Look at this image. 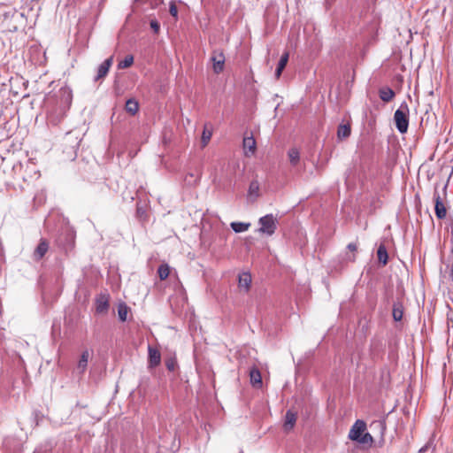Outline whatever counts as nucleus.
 Here are the masks:
<instances>
[{"label":"nucleus","mask_w":453,"mask_h":453,"mask_svg":"<svg viewBox=\"0 0 453 453\" xmlns=\"http://www.w3.org/2000/svg\"><path fill=\"white\" fill-rule=\"evenodd\" d=\"M296 412L293 411L292 410H288L286 412L284 422V429L286 431H290L293 429L296 422Z\"/></svg>","instance_id":"obj_13"},{"label":"nucleus","mask_w":453,"mask_h":453,"mask_svg":"<svg viewBox=\"0 0 453 453\" xmlns=\"http://www.w3.org/2000/svg\"><path fill=\"white\" fill-rule=\"evenodd\" d=\"M148 363L150 368L157 367L161 362V354L158 349L149 345L148 347Z\"/></svg>","instance_id":"obj_8"},{"label":"nucleus","mask_w":453,"mask_h":453,"mask_svg":"<svg viewBox=\"0 0 453 453\" xmlns=\"http://www.w3.org/2000/svg\"><path fill=\"white\" fill-rule=\"evenodd\" d=\"M276 219L273 214H267L259 219L260 228L259 232L266 234L267 235H273L277 228Z\"/></svg>","instance_id":"obj_3"},{"label":"nucleus","mask_w":453,"mask_h":453,"mask_svg":"<svg viewBox=\"0 0 453 453\" xmlns=\"http://www.w3.org/2000/svg\"><path fill=\"white\" fill-rule=\"evenodd\" d=\"M211 135H212L211 129H209L207 125H204L203 134H202V138H201V142H202L203 147H205L208 144V142H210V140L211 138Z\"/></svg>","instance_id":"obj_24"},{"label":"nucleus","mask_w":453,"mask_h":453,"mask_svg":"<svg viewBox=\"0 0 453 453\" xmlns=\"http://www.w3.org/2000/svg\"><path fill=\"white\" fill-rule=\"evenodd\" d=\"M211 60L213 64V71L215 73H219L224 69L225 56L222 51H213Z\"/></svg>","instance_id":"obj_6"},{"label":"nucleus","mask_w":453,"mask_h":453,"mask_svg":"<svg viewBox=\"0 0 453 453\" xmlns=\"http://www.w3.org/2000/svg\"><path fill=\"white\" fill-rule=\"evenodd\" d=\"M109 309V300L106 296H100L96 300V311L99 314L106 313Z\"/></svg>","instance_id":"obj_11"},{"label":"nucleus","mask_w":453,"mask_h":453,"mask_svg":"<svg viewBox=\"0 0 453 453\" xmlns=\"http://www.w3.org/2000/svg\"><path fill=\"white\" fill-rule=\"evenodd\" d=\"M90 357L89 351L88 349L84 350L81 353V358L78 362L77 369L81 373H83L87 368L88 358Z\"/></svg>","instance_id":"obj_17"},{"label":"nucleus","mask_w":453,"mask_h":453,"mask_svg":"<svg viewBox=\"0 0 453 453\" xmlns=\"http://www.w3.org/2000/svg\"><path fill=\"white\" fill-rule=\"evenodd\" d=\"M288 156L292 165H296L300 159V153L297 149L292 148L288 150Z\"/></svg>","instance_id":"obj_21"},{"label":"nucleus","mask_w":453,"mask_h":453,"mask_svg":"<svg viewBox=\"0 0 453 453\" xmlns=\"http://www.w3.org/2000/svg\"><path fill=\"white\" fill-rule=\"evenodd\" d=\"M392 315L395 321L402 320L403 315V307L402 303H394Z\"/></svg>","instance_id":"obj_19"},{"label":"nucleus","mask_w":453,"mask_h":453,"mask_svg":"<svg viewBox=\"0 0 453 453\" xmlns=\"http://www.w3.org/2000/svg\"><path fill=\"white\" fill-rule=\"evenodd\" d=\"M283 70H284V68H280L279 66H277V68L275 70V76L277 79L280 78Z\"/></svg>","instance_id":"obj_36"},{"label":"nucleus","mask_w":453,"mask_h":453,"mask_svg":"<svg viewBox=\"0 0 453 453\" xmlns=\"http://www.w3.org/2000/svg\"><path fill=\"white\" fill-rule=\"evenodd\" d=\"M112 61L113 58L110 57L98 66L97 74L94 79L95 81H98L99 80L104 79L107 75L109 69L112 65Z\"/></svg>","instance_id":"obj_9"},{"label":"nucleus","mask_w":453,"mask_h":453,"mask_svg":"<svg viewBox=\"0 0 453 453\" xmlns=\"http://www.w3.org/2000/svg\"><path fill=\"white\" fill-rule=\"evenodd\" d=\"M158 277L161 280H165L170 274V267L167 264H162L157 269Z\"/></svg>","instance_id":"obj_23"},{"label":"nucleus","mask_w":453,"mask_h":453,"mask_svg":"<svg viewBox=\"0 0 453 453\" xmlns=\"http://www.w3.org/2000/svg\"><path fill=\"white\" fill-rule=\"evenodd\" d=\"M373 441L372 436L369 433H365L361 435L360 439H358L357 442L367 444L372 443Z\"/></svg>","instance_id":"obj_30"},{"label":"nucleus","mask_w":453,"mask_h":453,"mask_svg":"<svg viewBox=\"0 0 453 453\" xmlns=\"http://www.w3.org/2000/svg\"><path fill=\"white\" fill-rule=\"evenodd\" d=\"M73 101V92L68 87H62L46 99L47 122L58 125L66 116Z\"/></svg>","instance_id":"obj_1"},{"label":"nucleus","mask_w":453,"mask_h":453,"mask_svg":"<svg viewBox=\"0 0 453 453\" xmlns=\"http://www.w3.org/2000/svg\"><path fill=\"white\" fill-rule=\"evenodd\" d=\"M378 259L384 265L388 263V251L384 244H380L377 250Z\"/></svg>","instance_id":"obj_20"},{"label":"nucleus","mask_w":453,"mask_h":453,"mask_svg":"<svg viewBox=\"0 0 453 453\" xmlns=\"http://www.w3.org/2000/svg\"><path fill=\"white\" fill-rule=\"evenodd\" d=\"M134 63V57L132 55L127 56L123 60L118 64L119 69H125L131 66Z\"/></svg>","instance_id":"obj_27"},{"label":"nucleus","mask_w":453,"mask_h":453,"mask_svg":"<svg viewBox=\"0 0 453 453\" xmlns=\"http://www.w3.org/2000/svg\"><path fill=\"white\" fill-rule=\"evenodd\" d=\"M337 135L341 139L349 137L350 135V127L349 125H340L338 127Z\"/></svg>","instance_id":"obj_25"},{"label":"nucleus","mask_w":453,"mask_h":453,"mask_svg":"<svg viewBox=\"0 0 453 453\" xmlns=\"http://www.w3.org/2000/svg\"><path fill=\"white\" fill-rule=\"evenodd\" d=\"M163 4V0H135L134 8L141 9L142 12H147L149 10H154Z\"/></svg>","instance_id":"obj_4"},{"label":"nucleus","mask_w":453,"mask_h":453,"mask_svg":"<svg viewBox=\"0 0 453 453\" xmlns=\"http://www.w3.org/2000/svg\"><path fill=\"white\" fill-rule=\"evenodd\" d=\"M251 283V275L249 273H242L239 275V288L248 291Z\"/></svg>","instance_id":"obj_16"},{"label":"nucleus","mask_w":453,"mask_h":453,"mask_svg":"<svg viewBox=\"0 0 453 453\" xmlns=\"http://www.w3.org/2000/svg\"><path fill=\"white\" fill-rule=\"evenodd\" d=\"M230 226H231V228L235 233H242L249 229V227L250 226V224L243 223V222H232Z\"/></svg>","instance_id":"obj_22"},{"label":"nucleus","mask_w":453,"mask_h":453,"mask_svg":"<svg viewBox=\"0 0 453 453\" xmlns=\"http://www.w3.org/2000/svg\"><path fill=\"white\" fill-rule=\"evenodd\" d=\"M243 150L245 156L253 155L256 150V141L253 136H246L243 138Z\"/></svg>","instance_id":"obj_12"},{"label":"nucleus","mask_w":453,"mask_h":453,"mask_svg":"<svg viewBox=\"0 0 453 453\" xmlns=\"http://www.w3.org/2000/svg\"><path fill=\"white\" fill-rule=\"evenodd\" d=\"M125 110L131 115H135L139 110L138 102L134 98L128 99L126 102Z\"/></svg>","instance_id":"obj_18"},{"label":"nucleus","mask_w":453,"mask_h":453,"mask_svg":"<svg viewBox=\"0 0 453 453\" xmlns=\"http://www.w3.org/2000/svg\"><path fill=\"white\" fill-rule=\"evenodd\" d=\"M150 27L154 32V34H158L160 31V24L156 19H152L150 20Z\"/></svg>","instance_id":"obj_33"},{"label":"nucleus","mask_w":453,"mask_h":453,"mask_svg":"<svg viewBox=\"0 0 453 453\" xmlns=\"http://www.w3.org/2000/svg\"><path fill=\"white\" fill-rule=\"evenodd\" d=\"M49 250V242L45 239H41L39 244L35 248L33 258L35 261L41 260Z\"/></svg>","instance_id":"obj_10"},{"label":"nucleus","mask_w":453,"mask_h":453,"mask_svg":"<svg viewBox=\"0 0 453 453\" xmlns=\"http://www.w3.org/2000/svg\"><path fill=\"white\" fill-rule=\"evenodd\" d=\"M289 54L285 52L281 55L278 65L280 68H285L288 61Z\"/></svg>","instance_id":"obj_32"},{"label":"nucleus","mask_w":453,"mask_h":453,"mask_svg":"<svg viewBox=\"0 0 453 453\" xmlns=\"http://www.w3.org/2000/svg\"><path fill=\"white\" fill-rule=\"evenodd\" d=\"M366 428V424L360 419H357L354 425L352 426L349 433V438L351 441H357L358 439H360L361 435L365 432Z\"/></svg>","instance_id":"obj_5"},{"label":"nucleus","mask_w":453,"mask_h":453,"mask_svg":"<svg viewBox=\"0 0 453 453\" xmlns=\"http://www.w3.org/2000/svg\"><path fill=\"white\" fill-rule=\"evenodd\" d=\"M250 383L252 384V386L257 387V388H260L262 386V377H261L260 371L257 368L253 367L250 369Z\"/></svg>","instance_id":"obj_15"},{"label":"nucleus","mask_w":453,"mask_h":453,"mask_svg":"<svg viewBox=\"0 0 453 453\" xmlns=\"http://www.w3.org/2000/svg\"><path fill=\"white\" fill-rule=\"evenodd\" d=\"M128 307L125 303H120L118 307V315L119 319L124 322L127 320V313H128Z\"/></svg>","instance_id":"obj_26"},{"label":"nucleus","mask_w":453,"mask_h":453,"mask_svg":"<svg viewBox=\"0 0 453 453\" xmlns=\"http://www.w3.org/2000/svg\"><path fill=\"white\" fill-rule=\"evenodd\" d=\"M434 203H435V205H434L435 215L439 219H442L446 217V213H447L446 207L443 204L441 198L440 196V194L437 191L434 192Z\"/></svg>","instance_id":"obj_7"},{"label":"nucleus","mask_w":453,"mask_h":453,"mask_svg":"<svg viewBox=\"0 0 453 453\" xmlns=\"http://www.w3.org/2000/svg\"><path fill=\"white\" fill-rule=\"evenodd\" d=\"M165 366L170 372H173L177 367V361L175 357H169L165 360Z\"/></svg>","instance_id":"obj_29"},{"label":"nucleus","mask_w":453,"mask_h":453,"mask_svg":"<svg viewBox=\"0 0 453 453\" xmlns=\"http://www.w3.org/2000/svg\"><path fill=\"white\" fill-rule=\"evenodd\" d=\"M348 249L351 251H355L357 250V244L351 242L348 245Z\"/></svg>","instance_id":"obj_37"},{"label":"nucleus","mask_w":453,"mask_h":453,"mask_svg":"<svg viewBox=\"0 0 453 453\" xmlns=\"http://www.w3.org/2000/svg\"><path fill=\"white\" fill-rule=\"evenodd\" d=\"M426 447L421 448V449H419V453L424 452V451L426 450Z\"/></svg>","instance_id":"obj_38"},{"label":"nucleus","mask_w":453,"mask_h":453,"mask_svg":"<svg viewBox=\"0 0 453 453\" xmlns=\"http://www.w3.org/2000/svg\"><path fill=\"white\" fill-rule=\"evenodd\" d=\"M410 110L406 102H403L394 113L395 127L400 134H405L409 127Z\"/></svg>","instance_id":"obj_2"},{"label":"nucleus","mask_w":453,"mask_h":453,"mask_svg":"<svg viewBox=\"0 0 453 453\" xmlns=\"http://www.w3.org/2000/svg\"><path fill=\"white\" fill-rule=\"evenodd\" d=\"M379 96L383 102L388 103L393 100V98L395 96V93L389 87H382L379 89Z\"/></svg>","instance_id":"obj_14"},{"label":"nucleus","mask_w":453,"mask_h":453,"mask_svg":"<svg viewBox=\"0 0 453 453\" xmlns=\"http://www.w3.org/2000/svg\"><path fill=\"white\" fill-rule=\"evenodd\" d=\"M169 12L173 18H177L178 9L174 1H171L169 4Z\"/></svg>","instance_id":"obj_34"},{"label":"nucleus","mask_w":453,"mask_h":453,"mask_svg":"<svg viewBox=\"0 0 453 453\" xmlns=\"http://www.w3.org/2000/svg\"><path fill=\"white\" fill-rule=\"evenodd\" d=\"M258 191H259V184L257 180H253L250 182L249 187V195L250 196H258Z\"/></svg>","instance_id":"obj_28"},{"label":"nucleus","mask_w":453,"mask_h":453,"mask_svg":"<svg viewBox=\"0 0 453 453\" xmlns=\"http://www.w3.org/2000/svg\"><path fill=\"white\" fill-rule=\"evenodd\" d=\"M136 212H137L138 217L142 219L143 217V215L145 214V210L142 207L138 205Z\"/></svg>","instance_id":"obj_35"},{"label":"nucleus","mask_w":453,"mask_h":453,"mask_svg":"<svg viewBox=\"0 0 453 453\" xmlns=\"http://www.w3.org/2000/svg\"><path fill=\"white\" fill-rule=\"evenodd\" d=\"M199 179H200V174H196V176H195L194 173H188L185 177V181L188 182V184L192 185V184L197 183Z\"/></svg>","instance_id":"obj_31"},{"label":"nucleus","mask_w":453,"mask_h":453,"mask_svg":"<svg viewBox=\"0 0 453 453\" xmlns=\"http://www.w3.org/2000/svg\"><path fill=\"white\" fill-rule=\"evenodd\" d=\"M452 254H453V247H452Z\"/></svg>","instance_id":"obj_39"}]
</instances>
